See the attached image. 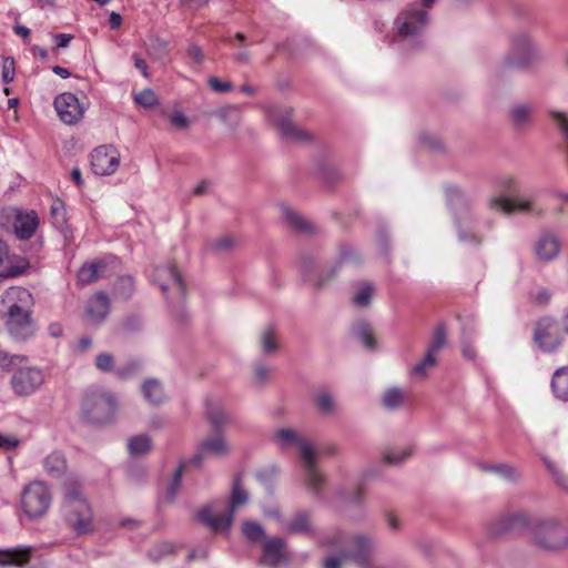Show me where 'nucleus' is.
<instances>
[{"label": "nucleus", "instance_id": "obj_1", "mask_svg": "<svg viewBox=\"0 0 568 568\" xmlns=\"http://www.w3.org/2000/svg\"><path fill=\"white\" fill-rule=\"evenodd\" d=\"M529 529L534 544L541 549L556 551L568 546V529L555 520L532 521L524 511L501 517L494 528L495 534Z\"/></svg>", "mask_w": 568, "mask_h": 568}, {"label": "nucleus", "instance_id": "obj_2", "mask_svg": "<svg viewBox=\"0 0 568 568\" xmlns=\"http://www.w3.org/2000/svg\"><path fill=\"white\" fill-rule=\"evenodd\" d=\"M274 438L282 448L290 446L297 448L302 460L306 487L313 494L320 495L325 478L317 469L318 452L315 444L292 428H281L276 430Z\"/></svg>", "mask_w": 568, "mask_h": 568}, {"label": "nucleus", "instance_id": "obj_3", "mask_svg": "<svg viewBox=\"0 0 568 568\" xmlns=\"http://www.w3.org/2000/svg\"><path fill=\"white\" fill-rule=\"evenodd\" d=\"M2 303L7 307L6 326L10 335L16 339L31 337L36 331L31 318L33 305L31 293L27 288L12 286L4 292Z\"/></svg>", "mask_w": 568, "mask_h": 568}, {"label": "nucleus", "instance_id": "obj_4", "mask_svg": "<svg viewBox=\"0 0 568 568\" xmlns=\"http://www.w3.org/2000/svg\"><path fill=\"white\" fill-rule=\"evenodd\" d=\"M428 16L423 9L412 4L404 9L394 21L395 34L392 43L399 49L415 50L423 45V32L427 26Z\"/></svg>", "mask_w": 568, "mask_h": 568}, {"label": "nucleus", "instance_id": "obj_5", "mask_svg": "<svg viewBox=\"0 0 568 568\" xmlns=\"http://www.w3.org/2000/svg\"><path fill=\"white\" fill-rule=\"evenodd\" d=\"M327 545L341 546L339 556H329L324 561V568H341L342 559H352L359 565H368L376 549L375 540L363 534L354 535L348 539L342 532L327 539Z\"/></svg>", "mask_w": 568, "mask_h": 568}, {"label": "nucleus", "instance_id": "obj_6", "mask_svg": "<svg viewBox=\"0 0 568 568\" xmlns=\"http://www.w3.org/2000/svg\"><path fill=\"white\" fill-rule=\"evenodd\" d=\"M63 514L69 525L78 532L84 534L92 527V510L82 495L80 483L70 477L64 484Z\"/></svg>", "mask_w": 568, "mask_h": 568}, {"label": "nucleus", "instance_id": "obj_7", "mask_svg": "<svg viewBox=\"0 0 568 568\" xmlns=\"http://www.w3.org/2000/svg\"><path fill=\"white\" fill-rule=\"evenodd\" d=\"M547 58L539 43L527 32L515 33L505 58L508 68L529 69L540 65Z\"/></svg>", "mask_w": 568, "mask_h": 568}, {"label": "nucleus", "instance_id": "obj_8", "mask_svg": "<svg viewBox=\"0 0 568 568\" xmlns=\"http://www.w3.org/2000/svg\"><path fill=\"white\" fill-rule=\"evenodd\" d=\"M446 200L448 206L452 209L454 213L459 242L469 243L471 245H478L480 243V240L473 232L475 217L470 211V197L457 186H447Z\"/></svg>", "mask_w": 568, "mask_h": 568}, {"label": "nucleus", "instance_id": "obj_9", "mask_svg": "<svg viewBox=\"0 0 568 568\" xmlns=\"http://www.w3.org/2000/svg\"><path fill=\"white\" fill-rule=\"evenodd\" d=\"M26 359L23 356L9 355L8 353L0 352V367L2 368H17L11 377V387L19 396H29L37 392L44 382L43 373L40 368L34 366L19 365Z\"/></svg>", "mask_w": 568, "mask_h": 568}, {"label": "nucleus", "instance_id": "obj_10", "mask_svg": "<svg viewBox=\"0 0 568 568\" xmlns=\"http://www.w3.org/2000/svg\"><path fill=\"white\" fill-rule=\"evenodd\" d=\"M247 500V493L240 487L239 480H236L232 489L227 510L220 511L215 509L214 505H209L199 510L196 518L214 531L227 530L232 525L234 511L245 505Z\"/></svg>", "mask_w": 568, "mask_h": 568}, {"label": "nucleus", "instance_id": "obj_11", "mask_svg": "<svg viewBox=\"0 0 568 568\" xmlns=\"http://www.w3.org/2000/svg\"><path fill=\"white\" fill-rule=\"evenodd\" d=\"M116 409L118 403L115 397L102 389L87 393L81 406L82 418L92 424L111 422L115 416Z\"/></svg>", "mask_w": 568, "mask_h": 568}, {"label": "nucleus", "instance_id": "obj_12", "mask_svg": "<svg viewBox=\"0 0 568 568\" xmlns=\"http://www.w3.org/2000/svg\"><path fill=\"white\" fill-rule=\"evenodd\" d=\"M52 495L44 481L33 480L21 491L20 504L23 513L30 519L44 516L50 508Z\"/></svg>", "mask_w": 568, "mask_h": 568}, {"label": "nucleus", "instance_id": "obj_13", "mask_svg": "<svg viewBox=\"0 0 568 568\" xmlns=\"http://www.w3.org/2000/svg\"><path fill=\"white\" fill-rule=\"evenodd\" d=\"M532 338L541 352L549 354L557 352L564 341L559 323L548 316L537 321Z\"/></svg>", "mask_w": 568, "mask_h": 568}, {"label": "nucleus", "instance_id": "obj_14", "mask_svg": "<svg viewBox=\"0 0 568 568\" xmlns=\"http://www.w3.org/2000/svg\"><path fill=\"white\" fill-rule=\"evenodd\" d=\"M266 115L268 121L277 128L284 139L291 141H305L308 139V133L291 121L290 109L272 105L266 110Z\"/></svg>", "mask_w": 568, "mask_h": 568}, {"label": "nucleus", "instance_id": "obj_15", "mask_svg": "<svg viewBox=\"0 0 568 568\" xmlns=\"http://www.w3.org/2000/svg\"><path fill=\"white\" fill-rule=\"evenodd\" d=\"M91 169L97 175H111L120 165V153L112 145H100L90 155Z\"/></svg>", "mask_w": 568, "mask_h": 568}, {"label": "nucleus", "instance_id": "obj_16", "mask_svg": "<svg viewBox=\"0 0 568 568\" xmlns=\"http://www.w3.org/2000/svg\"><path fill=\"white\" fill-rule=\"evenodd\" d=\"M53 105L58 118L67 125L78 124L84 115V108L77 95L70 92L59 94Z\"/></svg>", "mask_w": 568, "mask_h": 568}, {"label": "nucleus", "instance_id": "obj_17", "mask_svg": "<svg viewBox=\"0 0 568 568\" xmlns=\"http://www.w3.org/2000/svg\"><path fill=\"white\" fill-rule=\"evenodd\" d=\"M290 558L285 539L270 537L263 541L261 564L268 568H282L288 565Z\"/></svg>", "mask_w": 568, "mask_h": 568}, {"label": "nucleus", "instance_id": "obj_18", "mask_svg": "<svg viewBox=\"0 0 568 568\" xmlns=\"http://www.w3.org/2000/svg\"><path fill=\"white\" fill-rule=\"evenodd\" d=\"M150 276L151 281L158 284L164 294L171 287L174 290L178 300L183 298L185 292L184 283L174 264L158 266Z\"/></svg>", "mask_w": 568, "mask_h": 568}, {"label": "nucleus", "instance_id": "obj_19", "mask_svg": "<svg viewBox=\"0 0 568 568\" xmlns=\"http://www.w3.org/2000/svg\"><path fill=\"white\" fill-rule=\"evenodd\" d=\"M489 206L491 209L500 210L506 214H511L514 212L535 213L536 215L542 214V210H535L534 200L530 197L494 196L489 201Z\"/></svg>", "mask_w": 568, "mask_h": 568}, {"label": "nucleus", "instance_id": "obj_20", "mask_svg": "<svg viewBox=\"0 0 568 568\" xmlns=\"http://www.w3.org/2000/svg\"><path fill=\"white\" fill-rule=\"evenodd\" d=\"M0 277L12 278L24 273L29 262L20 255H11L7 243L0 239Z\"/></svg>", "mask_w": 568, "mask_h": 568}, {"label": "nucleus", "instance_id": "obj_21", "mask_svg": "<svg viewBox=\"0 0 568 568\" xmlns=\"http://www.w3.org/2000/svg\"><path fill=\"white\" fill-rule=\"evenodd\" d=\"M230 450L226 440L222 436H215L204 439L196 454L191 459L193 465L200 466L202 460L209 456L222 457L225 456Z\"/></svg>", "mask_w": 568, "mask_h": 568}, {"label": "nucleus", "instance_id": "obj_22", "mask_svg": "<svg viewBox=\"0 0 568 568\" xmlns=\"http://www.w3.org/2000/svg\"><path fill=\"white\" fill-rule=\"evenodd\" d=\"M560 246V240L555 233L544 232L535 243V253L540 261L549 262L558 256Z\"/></svg>", "mask_w": 568, "mask_h": 568}, {"label": "nucleus", "instance_id": "obj_23", "mask_svg": "<svg viewBox=\"0 0 568 568\" xmlns=\"http://www.w3.org/2000/svg\"><path fill=\"white\" fill-rule=\"evenodd\" d=\"M110 308V302L108 296L99 292L94 296H92L87 305L85 313H87V320L92 325H99L101 324Z\"/></svg>", "mask_w": 568, "mask_h": 568}, {"label": "nucleus", "instance_id": "obj_24", "mask_svg": "<svg viewBox=\"0 0 568 568\" xmlns=\"http://www.w3.org/2000/svg\"><path fill=\"white\" fill-rule=\"evenodd\" d=\"M39 225V217L34 211L21 212L16 214L13 222L14 233L20 240H29Z\"/></svg>", "mask_w": 568, "mask_h": 568}, {"label": "nucleus", "instance_id": "obj_25", "mask_svg": "<svg viewBox=\"0 0 568 568\" xmlns=\"http://www.w3.org/2000/svg\"><path fill=\"white\" fill-rule=\"evenodd\" d=\"M108 258L84 264L78 272V280L82 285L91 284L98 278L105 276Z\"/></svg>", "mask_w": 568, "mask_h": 568}, {"label": "nucleus", "instance_id": "obj_26", "mask_svg": "<svg viewBox=\"0 0 568 568\" xmlns=\"http://www.w3.org/2000/svg\"><path fill=\"white\" fill-rule=\"evenodd\" d=\"M31 552V547H17L0 550V566H21L29 561Z\"/></svg>", "mask_w": 568, "mask_h": 568}, {"label": "nucleus", "instance_id": "obj_27", "mask_svg": "<svg viewBox=\"0 0 568 568\" xmlns=\"http://www.w3.org/2000/svg\"><path fill=\"white\" fill-rule=\"evenodd\" d=\"M284 530L287 534H310L313 531L310 514L306 511H297L290 520L284 525Z\"/></svg>", "mask_w": 568, "mask_h": 568}, {"label": "nucleus", "instance_id": "obj_28", "mask_svg": "<svg viewBox=\"0 0 568 568\" xmlns=\"http://www.w3.org/2000/svg\"><path fill=\"white\" fill-rule=\"evenodd\" d=\"M551 389L561 400H568V366L558 368L551 378Z\"/></svg>", "mask_w": 568, "mask_h": 568}, {"label": "nucleus", "instance_id": "obj_29", "mask_svg": "<svg viewBox=\"0 0 568 568\" xmlns=\"http://www.w3.org/2000/svg\"><path fill=\"white\" fill-rule=\"evenodd\" d=\"M45 471L51 477H60L64 474L67 465L62 453L53 452L43 460Z\"/></svg>", "mask_w": 568, "mask_h": 568}, {"label": "nucleus", "instance_id": "obj_30", "mask_svg": "<svg viewBox=\"0 0 568 568\" xmlns=\"http://www.w3.org/2000/svg\"><path fill=\"white\" fill-rule=\"evenodd\" d=\"M142 393L146 402L158 405L163 400L164 394L160 383L155 379L146 381L142 386Z\"/></svg>", "mask_w": 568, "mask_h": 568}, {"label": "nucleus", "instance_id": "obj_31", "mask_svg": "<svg viewBox=\"0 0 568 568\" xmlns=\"http://www.w3.org/2000/svg\"><path fill=\"white\" fill-rule=\"evenodd\" d=\"M285 221L296 231L308 232L312 230L310 223L296 211L288 206H282Z\"/></svg>", "mask_w": 568, "mask_h": 568}, {"label": "nucleus", "instance_id": "obj_32", "mask_svg": "<svg viewBox=\"0 0 568 568\" xmlns=\"http://www.w3.org/2000/svg\"><path fill=\"white\" fill-rule=\"evenodd\" d=\"M315 404L318 412L326 416L337 413V404L328 392H321L315 396Z\"/></svg>", "mask_w": 568, "mask_h": 568}, {"label": "nucleus", "instance_id": "obj_33", "mask_svg": "<svg viewBox=\"0 0 568 568\" xmlns=\"http://www.w3.org/2000/svg\"><path fill=\"white\" fill-rule=\"evenodd\" d=\"M152 442L148 435H136L129 439L128 449L131 455H143L151 450Z\"/></svg>", "mask_w": 568, "mask_h": 568}, {"label": "nucleus", "instance_id": "obj_34", "mask_svg": "<svg viewBox=\"0 0 568 568\" xmlns=\"http://www.w3.org/2000/svg\"><path fill=\"white\" fill-rule=\"evenodd\" d=\"M478 466L483 470L491 471L504 479L513 480L518 477L517 470L513 466L507 464L486 465L480 463L478 464Z\"/></svg>", "mask_w": 568, "mask_h": 568}, {"label": "nucleus", "instance_id": "obj_35", "mask_svg": "<svg viewBox=\"0 0 568 568\" xmlns=\"http://www.w3.org/2000/svg\"><path fill=\"white\" fill-rule=\"evenodd\" d=\"M405 398L404 392L398 387H392L385 390L382 397V404L387 409L399 407Z\"/></svg>", "mask_w": 568, "mask_h": 568}, {"label": "nucleus", "instance_id": "obj_36", "mask_svg": "<svg viewBox=\"0 0 568 568\" xmlns=\"http://www.w3.org/2000/svg\"><path fill=\"white\" fill-rule=\"evenodd\" d=\"M532 108L528 104H516L510 109V116L517 126H524L529 123Z\"/></svg>", "mask_w": 568, "mask_h": 568}, {"label": "nucleus", "instance_id": "obj_37", "mask_svg": "<svg viewBox=\"0 0 568 568\" xmlns=\"http://www.w3.org/2000/svg\"><path fill=\"white\" fill-rule=\"evenodd\" d=\"M353 334L368 348L375 346V341L372 335V329L368 323L358 322L353 326Z\"/></svg>", "mask_w": 568, "mask_h": 568}, {"label": "nucleus", "instance_id": "obj_38", "mask_svg": "<svg viewBox=\"0 0 568 568\" xmlns=\"http://www.w3.org/2000/svg\"><path fill=\"white\" fill-rule=\"evenodd\" d=\"M244 536L253 542L262 541L265 537L263 527L255 521H244L242 527Z\"/></svg>", "mask_w": 568, "mask_h": 568}, {"label": "nucleus", "instance_id": "obj_39", "mask_svg": "<svg viewBox=\"0 0 568 568\" xmlns=\"http://www.w3.org/2000/svg\"><path fill=\"white\" fill-rule=\"evenodd\" d=\"M436 355L427 351L423 361L412 368V375L414 377H425L428 369L433 368L436 365Z\"/></svg>", "mask_w": 568, "mask_h": 568}, {"label": "nucleus", "instance_id": "obj_40", "mask_svg": "<svg viewBox=\"0 0 568 568\" xmlns=\"http://www.w3.org/2000/svg\"><path fill=\"white\" fill-rule=\"evenodd\" d=\"M133 280L131 276H122L114 285L113 293L121 298H129L133 293Z\"/></svg>", "mask_w": 568, "mask_h": 568}, {"label": "nucleus", "instance_id": "obj_41", "mask_svg": "<svg viewBox=\"0 0 568 568\" xmlns=\"http://www.w3.org/2000/svg\"><path fill=\"white\" fill-rule=\"evenodd\" d=\"M51 217L53 225L60 231H63L67 225V216L64 204L61 201L53 202L51 206Z\"/></svg>", "mask_w": 568, "mask_h": 568}, {"label": "nucleus", "instance_id": "obj_42", "mask_svg": "<svg viewBox=\"0 0 568 568\" xmlns=\"http://www.w3.org/2000/svg\"><path fill=\"white\" fill-rule=\"evenodd\" d=\"M262 348L264 353H272L277 349L275 331L272 326L266 327L261 336Z\"/></svg>", "mask_w": 568, "mask_h": 568}, {"label": "nucleus", "instance_id": "obj_43", "mask_svg": "<svg viewBox=\"0 0 568 568\" xmlns=\"http://www.w3.org/2000/svg\"><path fill=\"white\" fill-rule=\"evenodd\" d=\"M500 191L503 193L501 196L513 197L519 191L518 181L513 176L501 178L498 182Z\"/></svg>", "mask_w": 568, "mask_h": 568}, {"label": "nucleus", "instance_id": "obj_44", "mask_svg": "<svg viewBox=\"0 0 568 568\" xmlns=\"http://www.w3.org/2000/svg\"><path fill=\"white\" fill-rule=\"evenodd\" d=\"M134 102L143 108H152L158 103V98L154 91L145 89L134 94Z\"/></svg>", "mask_w": 568, "mask_h": 568}, {"label": "nucleus", "instance_id": "obj_45", "mask_svg": "<svg viewBox=\"0 0 568 568\" xmlns=\"http://www.w3.org/2000/svg\"><path fill=\"white\" fill-rule=\"evenodd\" d=\"M207 416L216 430H220L229 420L226 413L222 408H209Z\"/></svg>", "mask_w": 568, "mask_h": 568}, {"label": "nucleus", "instance_id": "obj_46", "mask_svg": "<svg viewBox=\"0 0 568 568\" xmlns=\"http://www.w3.org/2000/svg\"><path fill=\"white\" fill-rule=\"evenodd\" d=\"M446 341V332L443 325H438L434 332L428 352L436 355L438 351L444 346Z\"/></svg>", "mask_w": 568, "mask_h": 568}, {"label": "nucleus", "instance_id": "obj_47", "mask_svg": "<svg viewBox=\"0 0 568 568\" xmlns=\"http://www.w3.org/2000/svg\"><path fill=\"white\" fill-rule=\"evenodd\" d=\"M374 288L369 284L363 285L353 297L354 304L357 306H367L373 296Z\"/></svg>", "mask_w": 568, "mask_h": 568}, {"label": "nucleus", "instance_id": "obj_48", "mask_svg": "<svg viewBox=\"0 0 568 568\" xmlns=\"http://www.w3.org/2000/svg\"><path fill=\"white\" fill-rule=\"evenodd\" d=\"M182 473H183V465H180L173 474L172 480L169 485L168 493H166V497L171 501L175 498L178 490L180 488Z\"/></svg>", "mask_w": 568, "mask_h": 568}, {"label": "nucleus", "instance_id": "obj_49", "mask_svg": "<svg viewBox=\"0 0 568 568\" xmlns=\"http://www.w3.org/2000/svg\"><path fill=\"white\" fill-rule=\"evenodd\" d=\"M173 551V546L169 542H161L159 545H155L152 549L149 550V557L158 561L164 556L171 554Z\"/></svg>", "mask_w": 568, "mask_h": 568}, {"label": "nucleus", "instance_id": "obj_50", "mask_svg": "<svg viewBox=\"0 0 568 568\" xmlns=\"http://www.w3.org/2000/svg\"><path fill=\"white\" fill-rule=\"evenodd\" d=\"M95 366L102 372H110L113 368V356L109 353H101L95 358Z\"/></svg>", "mask_w": 568, "mask_h": 568}, {"label": "nucleus", "instance_id": "obj_51", "mask_svg": "<svg viewBox=\"0 0 568 568\" xmlns=\"http://www.w3.org/2000/svg\"><path fill=\"white\" fill-rule=\"evenodd\" d=\"M412 452L408 448L400 452H388L385 454L384 459L389 464H399L410 456Z\"/></svg>", "mask_w": 568, "mask_h": 568}, {"label": "nucleus", "instance_id": "obj_52", "mask_svg": "<svg viewBox=\"0 0 568 568\" xmlns=\"http://www.w3.org/2000/svg\"><path fill=\"white\" fill-rule=\"evenodd\" d=\"M542 460H544L545 466L552 474V476L556 478V480L560 485L567 486L568 478L562 473H560V470L556 467V465L547 457H544Z\"/></svg>", "mask_w": 568, "mask_h": 568}, {"label": "nucleus", "instance_id": "obj_53", "mask_svg": "<svg viewBox=\"0 0 568 568\" xmlns=\"http://www.w3.org/2000/svg\"><path fill=\"white\" fill-rule=\"evenodd\" d=\"M210 88L215 92H227L231 90L232 84L229 81H222L219 78L211 77L207 80Z\"/></svg>", "mask_w": 568, "mask_h": 568}, {"label": "nucleus", "instance_id": "obj_54", "mask_svg": "<svg viewBox=\"0 0 568 568\" xmlns=\"http://www.w3.org/2000/svg\"><path fill=\"white\" fill-rule=\"evenodd\" d=\"M270 368L265 365L257 364L254 367V381L257 385H262L267 381Z\"/></svg>", "mask_w": 568, "mask_h": 568}, {"label": "nucleus", "instance_id": "obj_55", "mask_svg": "<svg viewBox=\"0 0 568 568\" xmlns=\"http://www.w3.org/2000/svg\"><path fill=\"white\" fill-rule=\"evenodd\" d=\"M233 245V240L230 236H222L211 243V246L216 252L229 250Z\"/></svg>", "mask_w": 568, "mask_h": 568}, {"label": "nucleus", "instance_id": "obj_56", "mask_svg": "<svg viewBox=\"0 0 568 568\" xmlns=\"http://www.w3.org/2000/svg\"><path fill=\"white\" fill-rule=\"evenodd\" d=\"M19 440L14 436H7L0 433V448L4 450H11L16 448Z\"/></svg>", "mask_w": 568, "mask_h": 568}, {"label": "nucleus", "instance_id": "obj_57", "mask_svg": "<svg viewBox=\"0 0 568 568\" xmlns=\"http://www.w3.org/2000/svg\"><path fill=\"white\" fill-rule=\"evenodd\" d=\"M170 121L176 128H181L182 129V128H185L187 125L186 116L182 112H180V111H176L173 114H171Z\"/></svg>", "mask_w": 568, "mask_h": 568}, {"label": "nucleus", "instance_id": "obj_58", "mask_svg": "<svg viewBox=\"0 0 568 568\" xmlns=\"http://www.w3.org/2000/svg\"><path fill=\"white\" fill-rule=\"evenodd\" d=\"M72 38L73 37L71 34H67V33H57L53 37L55 47L58 49L67 48L69 45L70 41L72 40Z\"/></svg>", "mask_w": 568, "mask_h": 568}, {"label": "nucleus", "instance_id": "obj_59", "mask_svg": "<svg viewBox=\"0 0 568 568\" xmlns=\"http://www.w3.org/2000/svg\"><path fill=\"white\" fill-rule=\"evenodd\" d=\"M109 24L112 30H116L122 24V17L116 12H111L109 17Z\"/></svg>", "mask_w": 568, "mask_h": 568}, {"label": "nucleus", "instance_id": "obj_60", "mask_svg": "<svg viewBox=\"0 0 568 568\" xmlns=\"http://www.w3.org/2000/svg\"><path fill=\"white\" fill-rule=\"evenodd\" d=\"M13 31L17 36L21 37L23 40H28L29 37H30V29L24 27V26H21L19 23H17L14 27H13Z\"/></svg>", "mask_w": 568, "mask_h": 568}, {"label": "nucleus", "instance_id": "obj_61", "mask_svg": "<svg viewBox=\"0 0 568 568\" xmlns=\"http://www.w3.org/2000/svg\"><path fill=\"white\" fill-rule=\"evenodd\" d=\"M165 423H166L165 418H163L161 416H154L150 419L149 427L151 429H160L161 427H163L165 425Z\"/></svg>", "mask_w": 568, "mask_h": 568}, {"label": "nucleus", "instance_id": "obj_62", "mask_svg": "<svg viewBox=\"0 0 568 568\" xmlns=\"http://www.w3.org/2000/svg\"><path fill=\"white\" fill-rule=\"evenodd\" d=\"M550 195L554 199H558V200H561L565 203H568V192L555 189V190L550 191Z\"/></svg>", "mask_w": 568, "mask_h": 568}, {"label": "nucleus", "instance_id": "obj_63", "mask_svg": "<svg viewBox=\"0 0 568 568\" xmlns=\"http://www.w3.org/2000/svg\"><path fill=\"white\" fill-rule=\"evenodd\" d=\"M71 179L73 180V182H74L78 186H81V185L83 184L82 174H81L80 169H78V168H74V169L71 171Z\"/></svg>", "mask_w": 568, "mask_h": 568}, {"label": "nucleus", "instance_id": "obj_64", "mask_svg": "<svg viewBox=\"0 0 568 568\" xmlns=\"http://www.w3.org/2000/svg\"><path fill=\"white\" fill-rule=\"evenodd\" d=\"M209 186H210V183H209L207 181H202V182H200V183L195 186V189H194L193 193H194L195 195H202V194H204V193L207 191Z\"/></svg>", "mask_w": 568, "mask_h": 568}]
</instances>
